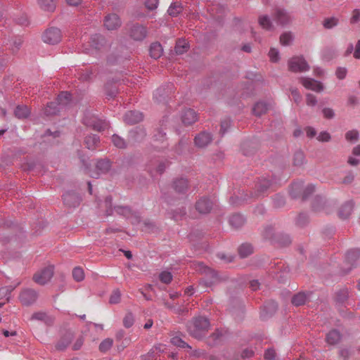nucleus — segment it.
<instances>
[{
  "label": "nucleus",
  "mask_w": 360,
  "mask_h": 360,
  "mask_svg": "<svg viewBox=\"0 0 360 360\" xmlns=\"http://www.w3.org/2000/svg\"><path fill=\"white\" fill-rule=\"evenodd\" d=\"M205 272L207 275V278L205 281V285L207 286L212 285L214 283H215L218 280L217 274L214 271L210 269L208 267H206L205 269Z\"/></svg>",
  "instance_id": "b1692460"
},
{
  "label": "nucleus",
  "mask_w": 360,
  "mask_h": 360,
  "mask_svg": "<svg viewBox=\"0 0 360 360\" xmlns=\"http://www.w3.org/2000/svg\"><path fill=\"white\" fill-rule=\"evenodd\" d=\"M212 141V136L209 133H200L195 138V143L197 146L202 148L207 146Z\"/></svg>",
  "instance_id": "2eb2a0df"
},
{
  "label": "nucleus",
  "mask_w": 360,
  "mask_h": 360,
  "mask_svg": "<svg viewBox=\"0 0 360 360\" xmlns=\"http://www.w3.org/2000/svg\"><path fill=\"white\" fill-rule=\"evenodd\" d=\"M292 39V36L290 32H285L281 35L280 42L282 45H288Z\"/></svg>",
  "instance_id": "c03bdc74"
},
{
  "label": "nucleus",
  "mask_w": 360,
  "mask_h": 360,
  "mask_svg": "<svg viewBox=\"0 0 360 360\" xmlns=\"http://www.w3.org/2000/svg\"><path fill=\"white\" fill-rule=\"evenodd\" d=\"M188 49V43L185 39H179L176 41L175 51L177 54H183Z\"/></svg>",
  "instance_id": "c756f323"
},
{
  "label": "nucleus",
  "mask_w": 360,
  "mask_h": 360,
  "mask_svg": "<svg viewBox=\"0 0 360 360\" xmlns=\"http://www.w3.org/2000/svg\"><path fill=\"white\" fill-rule=\"evenodd\" d=\"M171 343L181 348H191V347L185 342L179 336H174L171 338Z\"/></svg>",
  "instance_id": "c9c22d12"
},
{
  "label": "nucleus",
  "mask_w": 360,
  "mask_h": 360,
  "mask_svg": "<svg viewBox=\"0 0 360 360\" xmlns=\"http://www.w3.org/2000/svg\"><path fill=\"white\" fill-rule=\"evenodd\" d=\"M276 353L274 349H267L265 352L264 357L266 359L271 360L275 357Z\"/></svg>",
  "instance_id": "69168bd1"
},
{
  "label": "nucleus",
  "mask_w": 360,
  "mask_h": 360,
  "mask_svg": "<svg viewBox=\"0 0 360 360\" xmlns=\"http://www.w3.org/2000/svg\"><path fill=\"white\" fill-rule=\"evenodd\" d=\"M274 19L278 23L282 25H286L290 21V15L283 9L276 10L274 15Z\"/></svg>",
  "instance_id": "f3484780"
},
{
  "label": "nucleus",
  "mask_w": 360,
  "mask_h": 360,
  "mask_svg": "<svg viewBox=\"0 0 360 360\" xmlns=\"http://www.w3.org/2000/svg\"><path fill=\"white\" fill-rule=\"evenodd\" d=\"M160 281L165 284H169L172 280V275L169 271H162L159 275Z\"/></svg>",
  "instance_id": "58836bf2"
},
{
  "label": "nucleus",
  "mask_w": 360,
  "mask_h": 360,
  "mask_svg": "<svg viewBox=\"0 0 360 360\" xmlns=\"http://www.w3.org/2000/svg\"><path fill=\"white\" fill-rule=\"evenodd\" d=\"M354 57L356 59H360V39L358 40L357 43L356 44Z\"/></svg>",
  "instance_id": "774afa93"
},
{
  "label": "nucleus",
  "mask_w": 360,
  "mask_h": 360,
  "mask_svg": "<svg viewBox=\"0 0 360 360\" xmlns=\"http://www.w3.org/2000/svg\"><path fill=\"white\" fill-rule=\"evenodd\" d=\"M336 76L340 79H343L347 75V69L345 68H338L336 70Z\"/></svg>",
  "instance_id": "4d7b16f0"
},
{
  "label": "nucleus",
  "mask_w": 360,
  "mask_h": 360,
  "mask_svg": "<svg viewBox=\"0 0 360 360\" xmlns=\"http://www.w3.org/2000/svg\"><path fill=\"white\" fill-rule=\"evenodd\" d=\"M305 131H306L307 136L309 138H313L316 134V130L311 127H307L305 129Z\"/></svg>",
  "instance_id": "338daca9"
},
{
  "label": "nucleus",
  "mask_w": 360,
  "mask_h": 360,
  "mask_svg": "<svg viewBox=\"0 0 360 360\" xmlns=\"http://www.w3.org/2000/svg\"><path fill=\"white\" fill-rule=\"evenodd\" d=\"M121 299V293L119 290H114L110 297L109 302L110 304H117Z\"/></svg>",
  "instance_id": "a19ab883"
},
{
  "label": "nucleus",
  "mask_w": 360,
  "mask_h": 360,
  "mask_svg": "<svg viewBox=\"0 0 360 360\" xmlns=\"http://www.w3.org/2000/svg\"><path fill=\"white\" fill-rule=\"evenodd\" d=\"M70 100L71 96L68 92H61L58 96L57 104L54 102L49 103L44 109V114L47 116L56 114L59 110L57 105H66Z\"/></svg>",
  "instance_id": "f03ea898"
},
{
  "label": "nucleus",
  "mask_w": 360,
  "mask_h": 360,
  "mask_svg": "<svg viewBox=\"0 0 360 360\" xmlns=\"http://www.w3.org/2000/svg\"><path fill=\"white\" fill-rule=\"evenodd\" d=\"M306 104L308 106H315L317 104L316 97L310 93L306 94Z\"/></svg>",
  "instance_id": "de8ad7c7"
},
{
  "label": "nucleus",
  "mask_w": 360,
  "mask_h": 360,
  "mask_svg": "<svg viewBox=\"0 0 360 360\" xmlns=\"http://www.w3.org/2000/svg\"><path fill=\"white\" fill-rule=\"evenodd\" d=\"M181 11L182 7L181 6V4L179 2H175L169 6L167 11L169 15L176 16L179 13H181Z\"/></svg>",
  "instance_id": "f704fd0d"
},
{
  "label": "nucleus",
  "mask_w": 360,
  "mask_h": 360,
  "mask_svg": "<svg viewBox=\"0 0 360 360\" xmlns=\"http://www.w3.org/2000/svg\"><path fill=\"white\" fill-rule=\"evenodd\" d=\"M209 327V321L205 317L200 316L188 323L187 330L192 337L201 339L206 335Z\"/></svg>",
  "instance_id": "f257e3e1"
},
{
  "label": "nucleus",
  "mask_w": 360,
  "mask_h": 360,
  "mask_svg": "<svg viewBox=\"0 0 360 360\" xmlns=\"http://www.w3.org/2000/svg\"><path fill=\"white\" fill-rule=\"evenodd\" d=\"M112 141L113 144L115 145V146L120 148H123L126 146L124 140L117 135L112 136Z\"/></svg>",
  "instance_id": "37998d69"
},
{
  "label": "nucleus",
  "mask_w": 360,
  "mask_h": 360,
  "mask_svg": "<svg viewBox=\"0 0 360 360\" xmlns=\"http://www.w3.org/2000/svg\"><path fill=\"white\" fill-rule=\"evenodd\" d=\"M129 34L134 40L141 41L146 37L147 30L141 25L134 24L129 27Z\"/></svg>",
  "instance_id": "0eeeda50"
},
{
  "label": "nucleus",
  "mask_w": 360,
  "mask_h": 360,
  "mask_svg": "<svg viewBox=\"0 0 360 360\" xmlns=\"http://www.w3.org/2000/svg\"><path fill=\"white\" fill-rule=\"evenodd\" d=\"M84 124L92 127L94 130L102 131L108 127V123L105 120H101L96 117H92L89 119L86 118L84 120Z\"/></svg>",
  "instance_id": "1a4fd4ad"
},
{
  "label": "nucleus",
  "mask_w": 360,
  "mask_h": 360,
  "mask_svg": "<svg viewBox=\"0 0 360 360\" xmlns=\"http://www.w3.org/2000/svg\"><path fill=\"white\" fill-rule=\"evenodd\" d=\"M72 339V334L70 333H66L56 343V349L57 350H64L71 342Z\"/></svg>",
  "instance_id": "a211bd4d"
},
{
  "label": "nucleus",
  "mask_w": 360,
  "mask_h": 360,
  "mask_svg": "<svg viewBox=\"0 0 360 360\" xmlns=\"http://www.w3.org/2000/svg\"><path fill=\"white\" fill-rule=\"evenodd\" d=\"M354 179V174L352 172H349L346 176L341 181L342 184H350Z\"/></svg>",
  "instance_id": "864d4df0"
},
{
  "label": "nucleus",
  "mask_w": 360,
  "mask_h": 360,
  "mask_svg": "<svg viewBox=\"0 0 360 360\" xmlns=\"http://www.w3.org/2000/svg\"><path fill=\"white\" fill-rule=\"evenodd\" d=\"M110 168V162L108 160H99L95 165V169L89 171V175L92 178H98L107 173Z\"/></svg>",
  "instance_id": "39448f33"
},
{
  "label": "nucleus",
  "mask_w": 360,
  "mask_h": 360,
  "mask_svg": "<svg viewBox=\"0 0 360 360\" xmlns=\"http://www.w3.org/2000/svg\"><path fill=\"white\" fill-rule=\"evenodd\" d=\"M143 120V115L138 111H129L124 115V121L129 124H136Z\"/></svg>",
  "instance_id": "4468645a"
},
{
  "label": "nucleus",
  "mask_w": 360,
  "mask_h": 360,
  "mask_svg": "<svg viewBox=\"0 0 360 360\" xmlns=\"http://www.w3.org/2000/svg\"><path fill=\"white\" fill-rule=\"evenodd\" d=\"M166 349V347L165 345H162V344H158L156 345H155L151 350H154L155 351V354L156 353H162V352H164Z\"/></svg>",
  "instance_id": "052dcab7"
},
{
  "label": "nucleus",
  "mask_w": 360,
  "mask_h": 360,
  "mask_svg": "<svg viewBox=\"0 0 360 360\" xmlns=\"http://www.w3.org/2000/svg\"><path fill=\"white\" fill-rule=\"evenodd\" d=\"M72 276L76 281H81L84 278V270L80 267H75L72 271Z\"/></svg>",
  "instance_id": "e433bc0d"
},
{
  "label": "nucleus",
  "mask_w": 360,
  "mask_h": 360,
  "mask_svg": "<svg viewBox=\"0 0 360 360\" xmlns=\"http://www.w3.org/2000/svg\"><path fill=\"white\" fill-rule=\"evenodd\" d=\"M253 252V248L250 244H242L238 248V253L241 257H246L251 255Z\"/></svg>",
  "instance_id": "c85d7f7f"
},
{
  "label": "nucleus",
  "mask_w": 360,
  "mask_h": 360,
  "mask_svg": "<svg viewBox=\"0 0 360 360\" xmlns=\"http://www.w3.org/2000/svg\"><path fill=\"white\" fill-rule=\"evenodd\" d=\"M315 191V186L313 184L304 185L303 193H302L301 198L302 199L307 198L309 195L314 193Z\"/></svg>",
  "instance_id": "79ce46f5"
},
{
  "label": "nucleus",
  "mask_w": 360,
  "mask_h": 360,
  "mask_svg": "<svg viewBox=\"0 0 360 360\" xmlns=\"http://www.w3.org/2000/svg\"><path fill=\"white\" fill-rule=\"evenodd\" d=\"M36 299L37 293L33 290H25L20 295V302L25 305L31 304L36 300Z\"/></svg>",
  "instance_id": "f8f14e48"
},
{
  "label": "nucleus",
  "mask_w": 360,
  "mask_h": 360,
  "mask_svg": "<svg viewBox=\"0 0 360 360\" xmlns=\"http://www.w3.org/2000/svg\"><path fill=\"white\" fill-rule=\"evenodd\" d=\"M269 56L270 58L271 61L272 62H276L278 61L279 57H278V51L275 49H271L269 53Z\"/></svg>",
  "instance_id": "13d9d810"
},
{
  "label": "nucleus",
  "mask_w": 360,
  "mask_h": 360,
  "mask_svg": "<svg viewBox=\"0 0 360 360\" xmlns=\"http://www.w3.org/2000/svg\"><path fill=\"white\" fill-rule=\"evenodd\" d=\"M322 113L326 119H332L335 116L334 110L330 108H324L322 110Z\"/></svg>",
  "instance_id": "3c124183"
},
{
  "label": "nucleus",
  "mask_w": 360,
  "mask_h": 360,
  "mask_svg": "<svg viewBox=\"0 0 360 360\" xmlns=\"http://www.w3.org/2000/svg\"><path fill=\"white\" fill-rule=\"evenodd\" d=\"M353 204L352 202H347L344 204L339 210L338 214L342 219H347L352 213Z\"/></svg>",
  "instance_id": "aec40b11"
},
{
  "label": "nucleus",
  "mask_w": 360,
  "mask_h": 360,
  "mask_svg": "<svg viewBox=\"0 0 360 360\" xmlns=\"http://www.w3.org/2000/svg\"><path fill=\"white\" fill-rule=\"evenodd\" d=\"M14 113L18 119H24L29 116L30 110L26 105H18L16 107Z\"/></svg>",
  "instance_id": "5701e85b"
},
{
  "label": "nucleus",
  "mask_w": 360,
  "mask_h": 360,
  "mask_svg": "<svg viewBox=\"0 0 360 360\" xmlns=\"http://www.w3.org/2000/svg\"><path fill=\"white\" fill-rule=\"evenodd\" d=\"M339 22L338 18L331 17L326 18L323 22V25L326 29H331L338 25Z\"/></svg>",
  "instance_id": "72a5a7b5"
},
{
  "label": "nucleus",
  "mask_w": 360,
  "mask_h": 360,
  "mask_svg": "<svg viewBox=\"0 0 360 360\" xmlns=\"http://www.w3.org/2000/svg\"><path fill=\"white\" fill-rule=\"evenodd\" d=\"M229 126H230V120H223L221 122V129H220V131H221V133L222 134L225 133V131L229 127Z\"/></svg>",
  "instance_id": "e2e57ef3"
},
{
  "label": "nucleus",
  "mask_w": 360,
  "mask_h": 360,
  "mask_svg": "<svg viewBox=\"0 0 360 360\" xmlns=\"http://www.w3.org/2000/svg\"><path fill=\"white\" fill-rule=\"evenodd\" d=\"M53 275V267L49 266L44 269L37 272L34 275V281L39 284L44 285L49 282Z\"/></svg>",
  "instance_id": "423d86ee"
},
{
  "label": "nucleus",
  "mask_w": 360,
  "mask_h": 360,
  "mask_svg": "<svg viewBox=\"0 0 360 360\" xmlns=\"http://www.w3.org/2000/svg\"><path fill=\"white\" fill-rule=\"evenodd\" d=\"M230 224L236 228H238L244 223L243 217L238 214H233L229 219Z\"/></svg>",
  "instance_id": "2f4dec72"
},
{
  "label": "nucleus",
  "mask_w": 360,
  "mask_h": 360,
  "mask_svg": "<svg viewBox=\"0 0 360 360\" xmlns=\"http://www.w3.org/2000/svg\"><path fill=\"white\" fill-rule=\"evenodd\" d=\"M359 137V133L356 130H351L345 134V139L347 141L354 142L357 141Z\"/></svg>",
  "instance_id": "49530a36"
},
{
  "label": "nucleus",
  "mask_w": 360,
  "mask_h": 360,
  "mask_svg": "<svg viewBox=\"0 0 360 360\" xmlns=\"http://www.w3.org/2000/svg\"><path fill=\"white\" fill-rule=\"evenodd\" d=\"M174 190L178 193H184L188 188V181L186 179H180L174 182Z\"/></svg>",
  "instance_id": "bb28decb"
},
{
  "label": "nucleus",
  "mask_w": 360,
  "mask_h": 360,
  "mask_svg": "<svg viewBox=\"0 0 360 360\" xmlns=\"http://www.w3.org/2000/svg\"><path fill=\"white\" fill-rule=\"evenodd\" d=\"M134 323V316L131 312H127L124 319L123 324L126 328H130Z\"/></svg>",
  "instance_id": "4c0bfd02"
},
{
  "label": "nucleus",
  "mask_w": 360,
  "mask_h": 360,
  "mask_svg": "<svg viewBox=\"0 0 360 360\" xmlns=\"http://www.w3.org/2000/svg\"><path fill=\"white\" fill-rule=\"evenodd\" d=\"M162 54V48L160 44L155 42L150 45V56L155 58H159Z\"/></svg>",
  "instance_id": "4be33fe9"
},
{
  "label": "nucleus",
  "mask_w": 360,
  "mask_h": 360,
  "mask_svg": "<svg viewBox=\"0 0 360 360\" xmlns=\"http://www.w3.org/2000/svg\"><path fill=\"white\" fill-rule=\"evenodd\" d=\"M258 22L259 25L266 30H271L272 24L267 15H261L259 17Z\"/></svg>",
  "instance_id": "7c9ffc66"
},
{
  "label": "nucleus",
  "mask_w": 360,
  "mask_h": 360,
  "mask_svg": "<svg viewBox=\"0 0 360 360\" xmlns=\"http://www.w3.org/2000/svg\"><path fill=\"white\" fill-rule=\"evenodd\" d=\"M159 0H144V5L146 8L150 11L157 8Z\"/></svg>",
  "instance_id": "09e8293b"
},
{
  "label": "nucleus",
  "mask_w": 360,
  "mask_h": 360,
  "mask_svg": "<svg viewBox=\"0 0 360 360\" xmlns=\"http://www.w3.org/2000/svg\"><path fill=\"white\" fill-rule=\"evenodd\" d=\"M359 21H360V9H354L352 11L350 22L352 24H355Z\"/></svg>",
  "instance_id": "603ef678"
},
{
  "label": "nucleus",
  "mask_w": 360,
  "mask_h": 360,
  "mask_svg": "<svg viewBox=\"0 0 360 360\" xmlns=\"http://www.w3.org/2000/svg\"><path fill=\"white\" fill-rule=\"evenodd\" d=\"M46 318L47 316L44 312H37L32 315V319H34L45 321Z\"/></svg>",
  "instance_id": "680f3d73"
},
{
  "label": "nucleus",
  "mask_w": 360,
  "mask_h": 360,
  "mask_svg": "<svg viewBox=\"0 0 360 360\" xmlns=\"http://www.w3.org/2000/svg\"><path fill=\"white\" fill-rule=\"evenodd\" d=\"M291 95L292 96V99L294 100V101L297 103V104H299L301 101H302V96L300 95V92L298 91L297 89H293L291 90Z\"/></svg>",
  "instance_id": "5fc2aeb1"
},
{
  "label": "nucleus",
  "mask_w": 360,
  "mask_h": 360,
  "mask_svg": "<svg viewBox=\"0 0 360 360\" xmlns=\"http://www.w3.org/2000/svg\"><path fill=\"white\" fill-rule=\"evenodd\" d=\"M198 119L196 112L192 109H186L181 114V120L185 125H191Z\"/></svg>",
  "instance_id": "ddd939ff"
},
{
  "label": "nucleus",
  "mask_w": 360,
  "mask_h": 360,
  "mask_svg": "<svg viewBox=\"0 0 360 360\" xmlns=\"http://www.w3.org/2000/svg\"><path fill=\"white\" fill-rule=\"evenodd\" d=\"M268 110L269 105L267 103L264 102H258L254 105L252 112L255 115L261 116L262 115L266 113Z\"/></svg>",
  "instance_id": "412c9836"
},
{
  "label": "nucleus",
  "mask_w": 360,
  "mask_h": 360,
  "mask_svg": "<svg viewBox=\"0 0 360 360\" xmlns=\"http://www.w3.org/2000/svg\"><path fill=\"white\" fill-rule=\"evenodd\" d=\"M112 343H113V341L112 339L110 338H107L105 340H104L99 345V349L103 352H105L108 350H109L112 345Z\"/></svg>",
  "instance_id": "ea45409f"
},
{
  "label": "nucleus",
  "mask_w": 360,
  "mask_h": 360,
  "mask_svg": "<svg viewBox=\"0 0 360 360\" xmlns=\"http://www.w3.org/2000/svg\"><path fill=\"white\" fill-rule=\"evenodd\" d=\"M212 206V201L208 198H202L198 200L195 208L200 213L206 214L210 212Z\"/></svg>",
  "instance_id": "9b49d317"
},
{
  "label": "nucleus",
  "mask_w": 360,
  "mask_h": 360,
  "mask_svg": "<svg viewBox=\"0 0 360 360\" xmlns=\"http://www.w3.org/2000/svg\"><path fill=\"white\" fill-rule=\"evenodd\" d=\"M39 4L41 8L48 11H53L56 7L54 0H39Z\"/></svg>",
  "instance_id": "473e14b6"
},
{
  "label": "nucleus",
  "mask_w": 360,
  "mask_h": 360,
  "mask_svg": "<svg viewBox=\"0 0 360 360\" xmlns=\"http://www.w3.org/2000/svg\"><path fill=\"white\" fill-rule=\"evenodd\" d=\"M64 202L70 207H75L79 204L80 198L75 193H67L63 195Z\"/></svg>",
  "instance_id": "dca6fc26"
},
{
  "label": "nucleus",
  "mask_w": 360,
  "mask_h": 360,
  "mask_svg": "<svg viewBox=\"0 0 360 360\" xmlns=\"http://www.w3.org/2000/svg\"><path fill=\"white\" fill-rule=\"evenodd\" d=\"M288 68L294 72H304L309 69V66L304 58L296 56L288 61Z\"/></svg>",
  "instance_id": "20e7f679"
},
{
  "label": "nucleus",
  "mask_w": 360,
  "mask_h": 360,
  "mask_svg": "<svg viewBox=\"0 0 360 360\" xmlns=\"http://www.w3.org/2000/svg\"><path fill=\"white\" fill-rule=\"evenodd\" d=\"M304 160V154L302 152H298L295 153L294 157V165H301L303 164Z\"/></svg>",
  "instance_id": "8fccbe9b"
},
{
  "label": "nucleus",
  "mask_w": 360,
  "mask_h": 360,
  "mask_svg": "<svg viewBox=\"0 0 360 360\" xmlns=\"http://www.w3.org/2000/svg\"><path fill=\"white\" fill-rule=\"evenodd\" d=\"M317 139L319 141L328 142L330 139V135L327 131H322L319 134Z\"/></svg>",
  "instance_id": "6e6d98bb"
},
{
  "label": "nucleus",
  "mask_w": 360,
  "mask_h": 360,
  "mask_svg": "<svg viewBox=\"0 0 360 360\" xmlns=\"http://www.w3.org/2000/svg\"><path fill=\"white\" fill-rule=\"evenodd\" d=\"M104 25L108 30H116L121 25V20L117 15L109 14L104 19Z\"/></svg>",
  "instance_id": "9d476101"
},
{
  "label": "nucleus",
  "mask_w": 360,
  "mask_h": 360,
  "mask_svg": "<svg viewBox=\"0 0 360 360\" xmlns=\"http://www.w3.org/2000/svg\"><path fill=\"white\" fill-rule=\"evenodd\" d=\"M304 184L302 181L294 182L290 188V193L293 198H301L303 193Z\"/></svg>",
  "instance_id": "6ab92c4d"
},
{
  "label": "nucleus",
  "mask_w": 360,
  "mask_h": 360,
  "mask_svg": "<svg viewBox=\"0 0 360 360\" xmlns=\"http://www.w3.org/2000/svg\"><path fill=\"white\" fill-rule=\"evenodd\" d=\"M335 56V51L330 49H326L324 50L323 57L326 60H330Z\"/></svg>",
  "instance_id": "bf43d9fd"
},
{
  "label": "nucleus",
  "mask_w": 360,
  "mask_h": 360,
  "mask_svg": "<svg viewBox=\"0 0 360 360\" xmlns=\"http://www.w3.org/2000/svg\"><path fill=\"white\" fill-rule=\"evenodd\" d=\"M104 39L99 35H95L91 38L92 46L96 49H99L100 46L103 45Z\"/></svg>",
  "instance_id": "a18cd8bd"
},
{
  "label": "nucleus",
  "mask_w": 360,
  "mask_h": 360,
  "mask_svg": "<svg viewBox=\"0 0 360 360\" xmlns=\"http://www.w3.org/2000/svg\"><path fill=\"white\" fill-rule=\"evenodd\" d=\"M61 32L56 27L47 29L42 35L43 41L49 44H56L61 41Z\"/></svg>",
  "instance_id": "7ed1b4c3"
},
{
  "label": "nucleus",
  "mask_w": 360,
  "mask_h": 360,
  "mask_svg": "<svg viewBox=\"0 0 360 360\" xmlns=\"http://www.w3.org/2000/svg\"><path fill=\"white\" fill-rule=\"evenodd\" d=\"M300 82L307 89H309V90L317 92V93L321 92L324 89V86L321 82L315 80L312 78L301 77V78H300Z\"/></svg>",
  "instance_id": "6e6552de"
},
{
  "label": "nucleus",
  "mask_w": 360,
  "mask_h": 360,
  "mask_svg": "<svg viewBox=\"0 0 360 360\" xmlns=\"http://www.w3.org/2000/svg\"><path fill=\"white\" fill-rule=\"evenodd\" d=\"M340 339V334L336 330L330 331L326 335V342L330 345H335Z\"/></svg>",
  "instance_id": "cd10ccee"
},
{
  "label": "nucleus",
  "mask_w": 360,
  "mask_h": 360,
  "mask_svg": "<svg viewBox=\"0 0 360 360\" xmlns=\"http://www.w3.org/2000/svg\"><path fill=\"white\" fill-rule=\"evenodd\" d=\"M308 296L304 292H299L294 295L292 298V303L295 306H300L304 304L307 301Z\"/></svg>",
  "instance_id": "393cba45"
},
{
  "label": "nucleus",
  "mask_w": 360,
  "mask_h": 360,
  "mask_svg": "<svg viewBox=\"0 0 360 360\" xmlns=\"http://www.w3.org/2000/svg\"><path fill=\"white\" fill-rule=\"evenodd\" d=\"M155 354L154 350H150L146 355L142 356V360H155Z\"/></svg>",
  "instance_id": "0e129e2a"
},
{
  "label": "nucleus",
  "mask_w": 360,
  "mask_h": 360,
  "mask_svg": "<svg viewBox=\"0 0 360 360\" xmlns=\"http://www.w3.org/2000/svg\"><path fill=\"white\" fill-rule=\"evenodd\" d=\"M99 143V139L96 135L85 137L84 143L87 148L94 150Z\"/></svg>",
  "instance_id": "a878e982"
}]
</instances>
